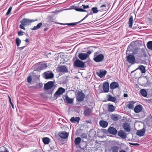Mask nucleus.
I'll list each match as a JSON object with an SVG mask.
<instances>
[{
  "label": "nucleus",
  "mask_w": 152,
  "mask_h": 152,
  "mask_svg": "<svg viewBox=\"0 0 152 152\" xmlns=\"http://www.w3.org/2000/svg\"><path fill=\"white\" fill-rule=\"evenodd\" d=\"M92 14V12H90L89 13V14H89V15L90 14L91 15Z\"/></svg>",
  "instance_id": "57"
},
{
  "label": "nucleus",
  "mask_w": 152,
  "mask_h": 152,
  "mask_svg": "<svg viewBox=\"0 0 152 152\" xmlns=\"http://www.w3.org/2000/svg\"><path fill=\"white\" fill-rule=\"evenodd\" d=\"M123 128L124 130L127 132H129L130 131V128L129 125L125 124L123 126Z\"/></svg>",
  "instance_id": "25"
},
{
  "label": "nucleus",
  "mask_w": 152,
  "mask_h": 152,
  "mask_svg": "<svg viewBox=\"0 0 152 152\" xmlns=\"http://www.w3.org/2000/svg\"><path fill=\"white\" fill-rule=\"evenodd\" d=\"M42 25V23H39L37 25V26H34L33 28H31V29L33 30H37L40 28Z\"/></svg>",
  "instance_id": "28"
},
{
  "label": "nucleus",
  "mask_w": 152,
  "mask_h": 152,
  "mask_svg": "<svg viewBox=\"0 0 152 152\" xmlns=\"http://www.w3.org/2000/svg\"><path fill=\"white\" fill-rule=\"evenodd\" d=\"M108 99L109 101L114 102L116 100V98L114 97H112L110 95H108Z\"/></svg>",
  "instance_id": "31"
},
{
  "label": "nucleus",
  "mask_w": 152,
  "mask_h": 152,
  "mask_svg": "<svg viewBox=\"0 0 152 152\" xmlns=\"http://www.w3.org/2000/svg\"><path fill=\"white\" fill-rule=\"evenodd\" d=\"M47 66L45 64L41 63L39 66V68L40 69L42 70L46 68Z\"/></svg>",
  "instance_id": "36"
},
{
  "label": "nucleus",
  "mask_w": 152,
  "mask_h": 152,
  "mask_svg": "<svg viewBox=\"0 0 152 152\" xmlns=\"http://www.w3.org/2000/svg\"><path fill=\"white\" fill-rule=\"evenodd\" d=\"M99 123L100 126L102 127L105 128L108 125V123L105 121L101 120L99 121Z\"/></svg>",
  "instance_id": "20"
},
{
  "label": "nucleus",
  "mask_w": 152,
  "mask_h": 152,
  "mask_svg": "<svg viewBox=\"0 0 152 152\" xmlns=\"http://www.w3.org/2000/svg\"><path fill=\"white\" fill-rule=\"evenodd\" d=\"M85 65V62L79 59H77L74 62V65L77 68H83Z\"/></svg>",
  "instance_id": "2"
},
{
  "label": "nucleus",
  "mask_w": 152,
  "mask_h": 152,
  "mask_svg": "<svg viewBox=\"0 0 152 152\" xmlns=\"http://www.w3.org/2000/svg\"><path fill=\"white\" fill-rule=\"evenodd\" d=\"M32 81V77L31 76H29L27 78V81L29 83H31Z\"/></svg>",
  "instance_id": "46"
},
{
  "label": "nucleus",
  "mask_w": 152,
  "mask_h": 152,
  "mask_svg": "<svg viewBox=\"0 0 152 152\" xmlns=\"http://www.w3.org/2000/svg\"><path fill=\"white\" fill-rule=\"evenodd\" d=\"M126 60L129 63L132 64H134L135 63V58L133 55H130L128 56L127 57Z\"/></svg>",
  "instance_id": "5"
},
{
  "label": "nucleus",
  "mask_w": 152,
  "mask_h": 152,
  "mask_svg": "<svg viewBox=\"0 0 152 152\" xmlns=\"http://www.w3.org/2000/svg\"><path fill=\"white\" fill-rule=\"evenodd\" d=\"M100 8L99 11H102L105 10L106 9V5L104 4L102 5L100 7Z\"/></svg>",
  "instance_id": "38"
},
{
  "label": "nucleus",
  "mask_w": 152,
  "mask_h": 152,
  "mask_svg": "<svg viewBox=\"0 0 152 152\" xmlns=\"http://www.w3.org/2000/svg\"><path fill=\"white\" fill-rule=\"evenodd\" d=\"M12 7H10V8L8 9V11L6 14V15H8L10 13L12 10Z\"/></svg>",
  "instance_id": "45"
},
{
  "label": "nucleus",
  "mask_w": 152,
  "mask_h": 152,
  "mask_svg": "<svg viewBox=\"0 0 152 152\" xmlns=\"http://www.w3.org/2000/svg\"><path fill=\"white\" fill-rule=\"evenodd\" d=\"M147 46L149 49L152 50V41L148 42L147 43Z\"/></svg>",
  "instance_id": "37"
},
{
  "label": "nucleus",
  "mask_w": 152,
  "mask_h": 152,
  "mask_svg": "<svg viewBox=\"0 0 152 152\" xmlns=\"http://www.w3.org/2000/svg\"><path fill=\"white\" fill-rule=\"evenodd\" d=\"M79 58L81 60H84L86 59L88 57V55L85 53H81L79 54L78 56Z\"/></svg>",
  "instance_id": "10"
},
{
  "label": "nucleus",
  "mask_w": 152,
  "mask_h": 152,
  "mask_svg": "<svg viewBox=\"0 0 152 152\" xmlns=\"http://www.w3.org/2000/svg\"><path fill=\"white\" fill-rule=\"evenodd\" d=\"M81 137L83 138H86L87 137V135L86 133H83L81 134Z\"/></svg>",
  "instance_id": "43"
},
{
  "label": "nucleus",
  "mask_w": 152,
  "mask_h": 152,
  "mask_svg": "<svg viewBox=\"0 0 152 152\" xmlns=\"http://www.w3.org/2000/svg\"><path fill=\"white\" fill-rule=\"evenodd\" d=\"M89 15V14H87L86 16L84 18H83L80 21H79V23H80V22H81V21H82L83 20H84L85 18H87L88 16Z\"/></svg>",
  "instance_id": "51"
},
{
  "label": "nucleus",
  "mask_w": 152,
  "mask_h": 152,
  "mask_svg": "<svg viewBox=\"0 0 152 152\" xmlns=\"http://www.w3.org/2000/svg\"><path fill=\"white\" fill-rule=\"evenodd\" d=\"M65 91V90L64 88L61 87L59 88L54 94V98L56 99L57 98V97L56 96V95H60L64 93Z\"/></svg>",
  "instance_id": "6"
},
{
  "label": "nucleus",
  "mask_w": 152,
  "mask_h": 152,
  "mask_svg": "<svg viewBox=\"0 0 152 152\" xmlns=\"http://www.w3.org/2000/svg\"><path fill=\"white\" fill-rule=\"evenodd\" d=\"M75 10L79 12H86V10L80 8H76L75 9Z\"/></svg>",
  "instance_id": "42"
},
{
  "label": "nucleus",
  "mask_w": 152,
  "mask_h": 152,
  "mask_svg": "<svg viewBox=\"0 0 152 152\" xmlns=\"http://www.w3.org/2000/svg\"><path fill=\"white\" fill-rule=\"evenodd\" d=\"M50 139L48 137H45L42 138V140L45 144H48L50 142Z\"/></svg>",
  "instance_id": "34"
},
{
  "label": "nucleus",
  "mask_w": 152,
  "mask_h": 152,
  "mask_svg": "<svg viewBox=\"0 0 152 152\" xmlns=\"http://www.w3.org/2000/svg\"><path fill=\"white\" fill-rule=\"evenodd\" d=\"M120 115L116 114H113L110 115L111 119L114 121H117L119 118Z\"/></svg>",
  "instance_id": "14"
},
{
  "label": "nucleus",
  "mask_w": 152,
  "mask_h": 152,
  "mask_svg": "<svg viewBox=\"0 0 152 152\" xmlns=\"http://www.w3.org/2000/svg\"><path fill=\"white\" fill-rule=\"evenodd\" d=\"M79 22H77L76 23H58L59 24L62 25H67L68 26H71V25H75L77 24H78Z\"/></svg>",
  "instance_id": "35"
},
{
  "label": "nucleus",
  "mask_w": 152,
  "mask_h": 152,
  "mask_svg": "<svg viewBox=\"0 0 152 152\" xmlns=\"http://www.w3.org/2000/svg\"><path fill=\"white\" fill-rule=\"evenodd\" d=\"M141 94L144 97H146L147 96L146 91L144 89H142L140 90Z\"/></svg>",
  "instance_id": "27"
},
{
  "label": "nucleus",
  "mask_w": 152,
  "mask_h": 152,
  "mask_svg": "<svg viewBox=\"0 0 152 152\" xmlns=\"http://www.w3.org/2000/svg\"><path fill=\"white\" fill-rule=\"evenodd\" d=\"M119 152H127L126 151H125L124 150H122L121 151H119Z\"/></svg>",
  "instance_id": "56"
},
{
  "label": "nucleus",
  "mask_w": 152,
  "mask_h": 152,
  "mask_svg": "<svg viewBox=\"0 0 152 152\" xmlns=\"http://www.w3.org/2000/svg\"><path fill=\"white\" fill-rule=\"evenodd\" d=\"M9 99L10 102L11 104V106H12V108L13 109H14V105H13V104L12 103L11 101V99L10 97L9 96Z\"/></svg>",
  "instance_id": "48"
},
{
  "label": "nucleus",
  "mask_w": 152,
  "mask_h": 152,
  "mask_svg": "<svg viewBox=\"0 0 152 152\" xmlns=\"http://www.w3.org/2000/svg\"><path fill=\"white\" fill-rule=\"evenodd\" d=\"M108 110L110 112H113L115 110L114 107L112 104L108 105L107 107Z\"/></svg>",
  "instance_id": "26"
},
{
  "label": "nucleus",
  "mask_w": 152,
  "mask_h": 152,
  "mask_svg": "<svg viewBox=\"0 0 152 152\" xmlns=\"http://www.w3.org/2000/svg\"><path fill=\"white\" fill-rule=\"evenodd\" d=\"M82 6L83 7V8L84 9H86V8H89V6L88 5H87L86 6H85V5L83 4Z\"/></svg>",
  "instance_id": "50"
},
{
  "label": "nucleus",
  "mask_w": 152,
  "mask_h": 152,
  "mask_svg": "<svg viewBox=\"0 0 152 152\" xmlns=\"http://www.w3.org/2000/svg\"><path fill=\"white\" fill-rule=\"evenodd\" d=\"M45 78L46 79H51L54 77L53 73L51 71H48L44 73Z\"/></svg>",
  "instance_id": "7"
},
{
  "label": "nucleus",
  "mask_w": 152,
  "mask_h": 152,
  "mask_svg": "<svg viewBox=\"0 0 152 152\" xmlns=\"http://www.w3.org/2000/svg\"><path fill=\"white\" fill-rule=\"evenodd\" d=\"M92 53V52L91 51H90V50H88V51L87 53H87L88 55V57L89 56L91 53Z\"/></svg>",
  "instance_id": "52"
},
{
  "label": "nucleus",
  "mask_w": 152,
  "mask_h": 152,
  "mask_svg": "<svg viewBox=\"0 0 152 152\" xmlns=\"http://www.w3.org/2000/svg\"><path fill=\"white\" fill-rule=\"evenodd\" d=\"M24 47H22L20 48L23 49L24 48Z\"/></svg>",
  "instance_id": "58"
},
{
  "label": "nucleus",
  "mask_w": 152,
  "mask_h": 152,
  "mask_svg": "<svg viewBox=\"0 0 152 152\" xmlns=\"http://www.w3.org/2000/svg\"><path fill=\"white\" fill-rule=\"evenodd\" d=\"M64 99L69 104H72L73 102V99L69 97L67 95L65 96Z\"/></svg>",
  "instance_id": "24"
},
{
  "label": "nucleus",
  "mask_w": 152,
  "mask_h": 152,
  "mask_svg": "<svg viewBox=\"0 0 152 152\" xmlns=\"http://www.w3.org/2000/svg\"><path fill=\"white\" fill-rule=\"evenodd\" d=\"M85 95L84 93L82 91L78 92L76 96V99L79 102L83 101L85 98Z\"/></svg>",
  "instance_id": "4"
},
{
  "label": "nucleus",
  "mask_w": 152,
  "mask_h": 152,
  "mask_svg": "<svg viewBox=\"0 0 152 152\" xmlns=\"http://www.w3.org/2000/svg\"><path fill=\"white\" fill-rule=\"evenodd\" d=\"M48 28H45L44 29V31H47V30H48Z\"/></svg>",
  "instance_id": "55"
},
{
  "label": "nucleus",
  "mask_w": 152,
  "mask_h": 152,
  "mask_svg": "<svg viewBox=\"0 0 152 152\" xmlns=\"http://www.w3.org/2000/svg\"><path fill=\"white\" fill-rule=\"evenodd\" d=\"M124 97H126L128 96V95L126 94H124Z\"/></svg>",
  "instance_id": "54"
},
{
  "label": "nucleus",
  "mask_w": 152,
  "mask_h": 152,
  "mask_svg": "<svg viewBox=\"0 0 152 152\" xmlns=\"http://www.w3.org/2000/svg\"><path fill=\"white\" fill-rule=\"evenodd\" d=\"M140 69L142 73H144L145 72V67L142 65H140L136 69V70Z\"/></svg>",
  "instance_id": "22"
},
{
  "label": "nucleus",
  "mask_w": 152,
  "mask_h": 152,
  "mask_svg": "<svg viewBox=\"0 0 152 152\" xmlns=\"http://www.w3.org/2000/svg\"><path fill=\"white\" fill-rule=\"evenodd\" d=\"M141 51L142 52V53L143 54V56H144L146 57L147 56L146 53L145 52V50L144 49H141Z\"/></svg>",
  "instance_id": "44"
},
{
  "label": "nucleus",
  "mask_w": 152,
  "mask_h": 152,
  "mask_svg": "<svg viewBox=\"0 0 152 152\" xmlns=\"http://www.w3.org/2000/svg\"><path fill=\"white\" fill-rule=\"evenodd\" d=\"M54 85V83L52 81H49L45 84L44 88L46 90H48L52 88Z\"/></svg>",
  "instance_id": "8"
},
{
  "label": "nucleus",
  "mask_w": 152,
  "mask_h": 152,
  "mask_svg": "<svg viewBox=\"0 0 152 152\" xmlns=\"http://www.w3.org/2000/svg\"><path fill=\"white\" fill-rule=\"evenodd\" d=\"M145 129L146 127H144L142 129L138 130L137 132V134L140 137L143 136L145 134Z\"/></svg>",
  "instance_id": "13"
},
{
  "label": "nucleus",
  "mask_w": 152,
  "mask_h": 152,
  "mask_svg": "<svg viewBox=\"0 0 152 152\" xmlns=\"http://www.w3.org/2000/svg\"><path fill=\"white\" fill-rule=\"evenodd\" d=\"M135 103L133 101H131L129 102L128 104L127 105V107L130 109H133L134 107V105Z\"/></svg>",
  "instance_id": "23"
},
{
  "label": "nucleus",
  "mask_w": 152,
  "mask_h": 152,
  "mask_svg": "<svg viewBox=\"0 0 152 152\" xmlns=\"http://www.w3.org/2000/svg\"><path fill=\"white\" fill-rule=\"evenodd\" d=\"M108 132L113 134H115L117 132V130L114 127H110L108 129Z\"/></svg>",
  "instance_id": "15"
},
{
  "label": "nucleus",
  "mask_w": 152,
  "mask_h": 152,
  "mask_svg": "<svg viewBox=\"0 0 152 152\" xmlns=\"http://www.w3.org/2000/svg\"><path fill=\"white\" fill-rule=\"evenodd\" d=\"M91 10L92 11L93 13H97L99 11L97 10V8L96 7H92L91 8Z\"/></svg>",
  "instance_id": "40"
},
{
  "label": "nucleus",
  "mask_w": 152,
  "mask_h": 152,
  "mask_svg": "<svg viewBox=\"0 0 152 152\" xmlns=\"http://www.w3.org/2000/svg\"><path fill=\"white\" fill-rule=\"evenodd\" d=\"M21 42V40L18 38H16V43L17 46L18 47Z\"/></svg>",
  "instance_id": "41"
},
{
  "label": "nucleus",
  "mask_w": 152,
  "mask_h": 152,
  "mask_svg": "<svg viewBox=\"0 0 152 152\" xmlns=\"http://www.w3.org/2000/svg\"><path fill=\"white\" fill-rule=\"evenodd\" d=\"M142 109V106L139 104L136 106L134 108V111L136 113H138L140 112Z\"/></svg>",
  "instance_id": "18"
},
{
  "label": "nucleus",
  "mask_w": 152,
  "mask_h": 152,
  "mask_svg": "<svg viewBox=\"0 0 152 152\" xmlns=\"http://www.w3.org/2000/svg\"><path fill=\"white\" fill-rule=\"evenodd\" d=\"M69 135L68 133L65 132H61L59 134V136L63 139L67 138Z\"/></svg>",
  "instance_id": "19"
},
{
  "label": "nucleus",
  "mask_w": 152,
  "mask_h": 152,
  "mask_svg": "<svg viewBox=\"0 0 152 152\" xmlns=\"http://www.w3.org/2000/svg\"><path fill=\"white\" fill-rule=\"evenodd\" d=\"M129 144H130L131 145H133L138 146L139 145V144L138 143H132L131 142H129Z\"/></svg>",
  "instance_id": "49"
},
{
  "label": "nucleus",
  "mask_w": 152,
  "mask_h": 152,
  "mask_svg": "<svg viewBox=\"0 0 152 152\" xmlns=\"http://www.w3.org/2000/svg\"><path fill=\"white\" fill-rule=\"evenodd\" d=\"M58 68L60 72L63 73H65L68 71L67 68L65 66H60L58 67Z\"/></svg>",
  "instance_id": "9"
},
{
  "label": "nucleus",
  "mask_w": 152,
  "mask_h": 152,
  "mask_svg": "<svg viewBox=\"0 0 152 152\" xmlns=\"http://www.w3.org/2000/svg\"><path fill=\"white\" fill-rule=\"evenodd\" d=\"M80 120V118L79 117L75 118L73 117L72 118L70 121L72 122H74L75 121L78 122Z\"/></svg>",
  "instance_id": "29"
},
{
  "label": "nucleus",
  "mask_w": 152,
  "mask_h": 152,
  "mask_svg": "<svg viewBox=\"0 0 152 152\" xmlns=\"http://www.w3.org/2000/svg\"><path fill=\"white\" fill-rule=\"evenodd\" d=\"M119 149V147L118 146L114 145L110 147L109 149L110 152H118V151Z\"/></svg>",
  "instance_id": "11"
},
{
  "label": "nucleus",
  "mask_w": 152,
  "mask_h": 152,
  "mask_svg": "<svg viewBox=\"0 0 152 152\" xmlns=\"http://www.w3.org/2000/svg\"><path fill=\"white\" fill-rule=\"evenodd\" d=\"M118 135L122 138L125 139L126 137V133L122 130L119 131L118 133Z\"/></svg>",
  "instance_id": "16"
},
{
  "label": "nucleus",
  "mask_w": 152,
  "mask_h": 152,
  "mask_svg": "<svg viewBox=\"0 0 152 152\" xmlns=\"http://www.w3.org/2000/svg\"><path fill=\"white\" fill-rule=\"evenodd\" d=\"M91 112V109L88 108L86 109L84 111V114L86 115H88Z\"/></svg>",
  "instance_id": "32"
},
{
  "label": "nucleus",
  "mask_w": 152,
  "mask_h": 152,
  "mask_svg": "<svg viewBox=\"0 0 152 152\" xmlns=\"http://www.w3.org/2000/svg\"><path fill=\"white\" fill-rule=\"evenodd\" d=\"M25 42L27 43H28L29 42V40L27 38L25 40Z\"/></svg>",
  "instance_id": "53"
},
{
  "label": "nucleus",
  "mask_w": 152,
  "mask_h": 152,
  "mask_svg": "<svg viewBox=\"0 0 152 152\" xmlns=\"http://www.w3.org/2000/svg\"><path fill=\"white\" fill-rule=\"evenodd\" d=\"M43 86V84L41 83H39L37 84L36 86L34 87V88H37V89H39L41 88Z\"/></svg>",
  "instance_id": "39"
},
{
  "label": "nucleus",
  "mask_w": 152,
  "mask_h": 152,
  "mask_svg": "<svg viewBox=\"0 0 152 152\" xmlns=\"http://www.w3.org/2000/svg\"><path fill=\"white\" fill-rule=\"evenodd\" d=\"M103 89L104 92H108L109 91V83L107 82H105L103 85Z\"/></svg>",
  "instance_id": "12"
},
{
  "label": "nucleus",
  "mask_w": 152,
  "mask_h": 152,
  "mask_svg": "<svg viewBox=\"0 0 152 152\" xmlns=\"http://www.w3.org/2000/svg\"><path fill=\"white\" fill-rule=\"evenodd\" d=\"M37 19L33 20L24 18L21 21V24L19 26V27L23 30H25L24 26L29 25L31 24V23L37 21Z\"/></svg>",
  "instance_id": "1"
},
{
  "label": "nucleus",
  "mask_w": 152,
  "mask_h": 152,
  "mask_svg": "<svg viewBox=\"0 0 152 152\" xmlns=\"http://www.w3.org/2000/svg\"><path fill=\"white\" fill-rule=\"evenodd\" d=\"M133 21V17L131 16L129 20V28H131L132 25V23Z\"/></svg>",
  "instance_id": "33"
},
{
  "label": "nucleus",
  "mask_w": 152,
  "mask_h": 152,
  "mask_svg": "<svg viewBox=\"0 0 152 152\" xmlns=\"http://www.w3.org/2000/svg\"><path fill=\"white\" fill-rule=\"evenodd\" d=\"M107 72L105 70L103 71H100L99 72H97L96 74L100 78L104 76L106 73Z\"/></svg>",
  "instance_id": "21"
},
{
  "label": "nucleus",
  "mask_w": 152,
  "mask_h": 152,
  "mask_svg": "<svg viewBox=\"0 0 152 152\" xmlns=\"http://www.w3.org/2000/svg\"><path fill=\"white\" fill-rule=\"evenodd\" d=\"M23 32L22 31L20 30L18 32V34L19 36H21L23 35Z\"/></svg>",
  "instance_id": "47"
},
{
  "label": "nucleus",
  "mask_w": 152,
  "mask_h": 152,
  "mask_svg": "<svg viewBox=\"0 0 152 152\" xmlns=\"http://www.w3.org/2000/svg\"><path fill=\"white\" fill-rule=\"evenodd\" d=\"M119 86V84L117 83L114 82L110 84V88L111 89H114L118 88Z\"/></svg>",
  "instance_id": "17"
},
{
  "label": "nucleus",
  "mask_w": 152,
  "mask_h": 152,
  "mask_svg": "<svg viewBox=\"0 0 152 152\" xmlns=\"http://www.w3.org/2000/svg\"><path fill=\"white\" fill-rule=\"evenodd\" d=\"M81 140V138L80 137H77L76 138L74 141L75 144L76 145H78L80 143Z\"/></svg>",
  "instance_id": "30"
},
{
  "label": "nucleus",
  "mask_w": 152,
  "mask_h": 152,
  "mask_svg": "<svg viewBox=\"0 0 152 152\" xmlns=\"http://www.w3.org/2000/svg\"><path fill=\"white\" fill-rule=\"evenodd\" d=\"M104 58V56L102 54L97 55L96 53L94 54V60L96 62H99L102 61Z\"/></svg>",
  "instance_id": "3"
}]
</instances>
